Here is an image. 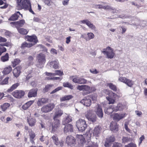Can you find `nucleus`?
<instances>
[{
    "label": "nucleus",
    "mask_w": 147,
    "mask_h": 147,
    "mask_svg": "<svg viewBox=\"0 0 147 147\" xmlns=\"http://www.w3.org/2000/svg\"><path fill=\"white\" fill-rule=\"evenodd\" d=\"M76 139L72 136H68L66 138V143L68 145L71 146L75 144Z\"/></svg>",
    "instance_id": "nucleus-13"
},
{
    "label": "nucleus",
    "mask_w": 147,
    "mask_h": 147,
    "mask_svg": "<svg viewBox=\"0 0 147 147\" xmlns=\"http://www.w3.org/2000/svg\"><path fill=\"white\" fill-rule=\"evenodd\" d=\"M113 147H123V145L121 143L115 142L114 143Z\"/></svg>",
    "instance_id": "nucleus-54"
},
{
    "label": "nucleus",
    "mask_w": 147,
    "mask_h": 147,
    "mask_svg": "<svg viewBox=\"0 0 147 147\" xmlns=\"http://www.w3.org/2000/svg\"><path fill=\"white\" fill-rule=\"evenodd\" d=\"M112 7L109 5H107L104 6L103 9H107L108 10L110 11L111 9L112 8Z\"/></svg>",
    "instance_id": "nucleus-58"
},
{
    "label": "nucleus",
    "mask_w": 147,
    "mask_h": 147,
    "mask_svg": "<svg viewBox=\"0 0 147 147\" xmlns=\"http://www.w3.org/2000/svg\"><path fill=\"white\" fill-rule=\"evenodd\" d=\"M73 130V125L70 124H68L65 125L64 129V132L65 133L71 132Z\"/></svg>",
    "instance_id": "nucleus-21"
},
{
    "label": "nucleus",
    "mask_w": 147,
    "mask_h": 147,
    "mask_svg": "<svg viewBox=\"0 0 147 147\" xmlns=\"http://www.w3.org/2000/svg\"><path fill=\"white\" fill-rule=\"evenodd\" d=\"M12 70V68L11 65L5 67L2 71V73L4 75H7L10 73Z\"/></svg>",
    "instance_id": "nucleus-27"
},
{
    "label": "nucleus",
    "mask_w": 147,
    "mask_h": 147,
    "mask_svg": "<svg viewBox=\"0 0 147 147\" xmlns=\"http://www.w3.org/2000/svg\"><path fill=\"white\" fill-rule=\"evenodd\" d=\"M33 46V45L31 43H27L26 42H23L21 46V48L22 49H24L26 47L30 48Z\"/></svg>",
    "instance_id": "nucleus-38"
},
{
    "label": "nucleus",
    "mask_w": 147,
    "mask_h": 147,
    "mask_svg": "<svg viewBox=\"0 0 147 147\" xmlns=\"http://www.w3.org/2000/svg\"><path fill=\"white\" fill-rule=\"evenodd\" d=\"M19 15H20L22 16V15L21 14L19 11H17L10 17L9 19V20L11 21L16 20L18 19L19 16Z\"/></svg>",
    "instance_id": "nucleus-23"
},
{
    "label": "nucleus",
    "mask_w": 147,
    "mask_h": 147,
    "mask_svg": "<svg viewBox=\"0 0 147 147\" xmlns=\"http://www.w3.org/2000/svg\"><path fill=\"white\" fill-rule=\"evenodd\" d=\"M20 85V84L18 82L13 84L7 90V92H11L13 90L16 89Z\"/></svg>",
    "instance_id": "nucleus-33"
},
{
    "label": "nucleus",
    "mask_w": 147,
    "mask_h": 147,
    "mask_svg": "<svg viewBox=\"0 0 147 147\" xmlns=\"http://www.w3.org/2000/svg\"><path fill=\"white\" fill-rule=\"evenodd\" d=\"M37 59L40 64H44L46 62L45 55L42 53L39 54L37 56Z\"/></svg>",
    "instance_id": "nucleus-15"
},
{
    "label": "nucleus",
    "mask_w": 147,
    "mask_h": 147,
    "mask_svg": "<svg viewBox=\"0 0 147 147\" xmlns=\"http://www.w3.org/2000/svg\"><path fill=\"white\" fill-rule=\"evenodd\" d=\"M17 29L19 33L23 35H26L29 31L28 29H26L23 28H21L18 27H17Z\"/></svg>",
    "instance_id": "nucleus-26"
},
{
    "label": "nucleus",
    "mask_w": 147,
    "mask_h": 147,
    "mask_svg": "<svg viewBox=\"0 0 147 147\" xmlns=\"http://www.w3.org/2000/svg\"><path fill=\"white\" fill-rule=\"evenodd\" d=\"M73 96L72 95H66L60 98L61 101L63 102L69 100L71 99Z\"/></svg>",
    "instance_id": "nucleus-39"
},
{
    "label": "nucleus",
    "mask_w": 147,
    "mask_h": 147,
    "mask_svg": "<svg viewBox=\"0 0 147 147\" xmlns=\"http://www.w3.org/2000/svg\"><path fill=\"white\" fill-rule=\"evenodd\" d=\"M21 69L22 67L20 66H18L13 69V74L15 77L17 78L20 75Z\"/></svg>",
    "instance_id": "nucleus-20"
},
{
    "label": "nucleus",
    "mask_w": 147,
    "mask_h": 147,
    "mask_svg": "<svg viewBox=\"0 0 147 147\" xmlns=\"http://www.w3.org/2000/svg\"><path fill=\"white\" fill-rule=\"evenodd\" d=\"M70 79H72V81L76 83H78L79 80V78L76 76H71L70 77Z\"/></svg>",
    "instance_id": "nucleus-48"
},
{
    "label": "nucleus",
    "mask_w": 147,
    "mask_h": 147,
    "mask_svg": "<svg viewBox=\"0 0 147 147\" xmlns=\"http://www.w3.org/2000/svg\"><path fill=\"white\" fill-rule=\"evenodd\" d=\"M9 79V77H7L3 80L2 82H1V85H4L7 84L8 83Z\"/></svg>",
    "instance_id": "nucleus-47"
},
{
    "label": "nucleus",
    "mask_w": 147,
    "mask_h": 147,
    "mask_svg": "<svg viewBox=\"0 0 147 147\" xmlns=\"http://www.w3.org/2000/svg\"><path fill=\"white\" fill-rule=\"evenodd\" d=\"M90 87L87 85H84V89L83 90V92L82 93V94L83 96H84L90 93Z\"/></svg>",
    "instance_id": "nucleus-31"
},
{
    "label": "nucleus",
    "mask_w": 147,
    "mask_h": 147,
    "mask_svg": "<svg viewBox=\"0 0 147 147\" xmlns=\"http://www.w3.org/2000/svg\"><path fill=\"white\" fill-rule=\"evenodd\" d=\"M72 121V119L71 116L69 115H68L62 121V124L63 125H65V124L69 123Z\"/></svg>",
    "instance_id": "nucleus-37"
},
{
    "label": "nucleus",
    "mask_w": 147,
    "mask_h": 147,
    "mask_svg": "<svg viewBox=\"0 0 147 147\" xmlns=\"http://www.w3.org/2000/svg\"><path fill=\"white\" fill-rule=\"evenodd\" d=\"M27 122L30 126L32 127L36 125V120L35 118L29 116L27 117Z\"/></svg>",
    "instance_id": "nucleus-18"
},
{
    "label": "nucleus",
    "mask_w": 147,
    "mask_h": 147,
    "mask_svg": "<svg viewBox=\"0 0 147 147\" xmlns=\"http://www.w3.org/2000/svg\"><path fill=\"white\" fill-rule=\"evenodd\" d=\"M116 94L114 93L112 91L109 92V96L106 97L107 100L109 101V104H113L116 100L115 96Z\"/></svg>",
    "instance_id": "nucleus-8"
},
{
    "label": "nucleus",
    "mask_w": 147,
    "mask_h": 147,
    "mask_svg": "<svg viewBox=\"0 0 147 147\" xmlns=\"http://www.w3.org/2000/svg\"><path fill=\"white\" fill-rule=\"evenodd\" d=\"M55 107L54 103H50L44 105L41 108V111L43 113H47L52 111Z\"/></svg>",
    "instance_id": "nucleus-5"
},
{
    "label": "nucleus",
    "mask_w": 147,
    "mask_h": 147,
    "mask_svg": "<svg viewBox=\"0 0 147 147\" xmlns=\"http://www.w3.org/2000/svg\"><path fill=\"white\" fill-rule=\"evenodd\" d=\"M110 11H111V12L113 13H117L118 11L116 9L113 7H112V8L111 9Z\"/></svg>",
    "instance_id": "nucleus-64"
},
{
    "label": "nucleus",
    "mask_w": 147,
    "mask_h": 147,
    "mask_svg": "<svg viewBox=\"0 0 147 147\" xmlns=\"http://www.w3.org/2000/svg\"><path fill=\"white\" fill-rule=\"evenodd\" d=\"M84 85H81V86H78L77 87V89L80 90H82L84 89Z\"/></svg>",
    "instance_id": "nucleus-62"
},
{
    "label": "nucleus",
    "mask_w": 147,
    "mask_h": 147,
    "mask_svg": "<svg viewBox=\"0 0 147 147\" xmlns=\"http://www.w3.org/2000/svg\"><path fill=\"white\" fill-rule=\"evenodd\" d=\"M78 140L80 141V143L82 146L86 142L85 138L82 135H78Z\"/></svg>",
    "instance_id": "nucleus-36"
},
{
    "label": "nucleus",
    "mask_w": 147,
    "mask_h": 147,
    "mask_svg": "<svg viewBox=\"0 0 147 147\" xmlns=\"http://www.w3.org/2000/svg\"><path fill=\"white\" fill-rule=\"evenodd\" d=\"M125 147H137L136 145L132 142H131L127 145H125Z\"/></svg>",
    "instance_id": "nucleus-57"
},
{
    "label": "nucleus",
    "mask_w": 147,
    "mask_h": 147,
    "mask_svg": "<svg viewBox=\"0 0 147 147\" xmlns=\"http://www.w3.org/2000/svg\"><path fill=\"white\" fill-rule=\"evenodd\" d=\"M29 136L30 140L33 141V139L35 137V134L33 131H32L29 134Z\"/></svg>",
    "instance_id": "nucleus-53"
},
{
    "label": "nucleus",
    "mask_w": 147,
    "mask_h": 147,
    "mask_svg": "<svg viewBox=\"0 0 147 147\" xmlns=\"http://www.w3.org/2000/svg\"><path fill=\"white\" fill-rule=\"evenodd\" d=\"M71 37L70 36H69L66 38V43L67 44H68L71 41Z\"/></svg>",
    "instance_id": "nucleus-63"
},
{
    "label": "nucleus",
    "mask_w": 147,
    "mask_h": 147,
    "mask_svg": "<svg viewBox=\"0 0 147 147\" xmlns=\"http://www.w3.org/2000/svg\"><path fill=\"white\" fill-rule=\"evenodd\" d=\"M86 82V80L83 78H79V80L78 83L79 84H85Z\"/></svg>",
    "instance_id": "nucleus-56"
},
{
    "label": "nucleus",
    "mask_w": 147,
    "mask_h": 147,
    "mask_svg": "<svg viewBox=\"0 0 147 147\" xmlns=\"http://www.w3.org/2000/svg\"><path fill=\"white\" fill-rule=\"evenodd\" d=\"M25 38L28 41L32 42L31 43L33 45V46L36 44L38 41L37 36L34 35L31 36L27 35L25 36Z\"/></svg>",
    "instance_id": "nucleus-9"
},
{
    "label": "nucleus",
    "mask_w": 147,
    "mask_h": 147,
    "mask_svg": "<svg viewBox=\"0 0 147 147\" xmlns=\"http://www.w3.org/2000/svg\"><path fill=\"white\" fill-rule=\"evenodd\" d=\"M85 116L89 121H92V111L89 110L87 111L85 113Z\"/></svg>",
    "instance_id": "nucleus-35"
},
{
    "label": "nucleus",
    "mask_w": 147,
    "mask_h": 147,
    "mask_svg": "<svg viewBox=\"0 0 147 147\" xmlns=\"http://www.w3.org/2000/svg\"><path fill=\"white\" fill-rule=\"evenodd\" d=\"M63 85L64 87L68 88L71 90L73 89L74 88L73 85L68 82H63Z\"/></svg>",
    "instance_id": "nucleus-41"
},
{
    "label": "nucleus",
    "mask_w": 147,
    "mask_h": 147,
    "mask_svg": "<svg viewBox=\"0 0 147 147\" xmlns=\"http://www.w3.org/2000/svg\"><path fill=\"white\" fill-rule=\"evenodd\" d=\"M10 105L9 103L5 102L1 105L0 107L1 109V110L3 112H5L10 107Z\"/></svg>",
    "instance_id": "nucleus-32"
},
{
    "label": "nucleus",
    "mask_w": 147,
    "mask_h": 147,
    "mask_svg": "<svg viewBox=\"0 0 147 147\" xmlns=\"http://www.w3.org/2000/svg\"><path fill=\"white\" fill-rule=\"evenodd\" d=\"M122 143L125 144L129 141V138L127 137H123L122 139Z\"/></svg>",
    "instance_id": "nucleus-52"
},
{
    "label": "nucleus",
    "mask_w": 147,
    "mask_h": 147,
    "mask_svg": "<svg viewBox=\"0 0 147 147\" xmlns=\"http://www.w3.org/2000/svg\"><path fill=\"white\" fill-rule=\"evenodd\" d=\"M51 1L50 0H45L44 1V3H45V4H46L49 6L51 5Z\"/></svg>",
    "instance_id": "nucleus-61"
},
{
    "label": "nucleus",
    "mask_w": 147,
    "mask_h": 147,
    "mask_svg": "<svg viewBox=\"0 0 147 147\" xmlns=\"http://www.w3.org/2000/svg\"><path fill=\"white\" fill-rule=\"evenodd\" d=\"M11 94L15 98L20 99L24 97L25 92L22 90H16L13 92Z\"/></svg>",
    "instance_id": "nucleus-6"
},
{
    "label": "nucleus",
    "mask_w": 147,
    "mask_h": 147,
    "mask_svg": "<svg viewBox=\"0 0 147 147\" xmlns=\"http://www.w3.org/2000/svg\"><path fill=\"white\" fill-rule=\"evenodd\" d=\"M125 106L121 103H119L117 104V106H114V110L115 112H117L119 111H122L125 108Z\"/></svg>",
    "instance_id": "nucleus-25"
},
{
    "label": "nucleus",
    "mask_w": 147,
    "mask_h": 147,
    "mask_svg": "<svg viewBox=\"0 0 147 147\" xmlns=\"http://www.w3.org/2000/svg\"><path fill=\"white\" fill-rule=\"evenodd\" d=\"M92 97L91 96H87L85 97L84 99L82 100L80 102L83 104L84 105H85L86 106L89 107L91 105V100L90 98Z\"/></svg>",
    "instance_id": "nucleus-12"
},
{
    "label": "nucleus",
    "mask_w": 147,
    "mask_h": 147,
    "mask_svg": "<svg viewBox=\"0 0 147 147\" xmlns=\"http://www.w3.org/2000/svg\"><path fill=\"white\" fill-rule=\"evenodd\" d=\"M52 138L55 144L57 146H63L64 145V142L63 140L59 141V138L56 135H54L52 137Z\"/></svg>",
    "instance_id": "nucleus-11"
},
{
    "label": "nucleus",
    "mask_w": 147,
    "mask_h": 147,
    "mask_svg": "<svg viewBox=\"0 0 147 147\" xmlns=\"http://www.w3.org/2000/svg\"><path fill=\"white\" fill-rule=\"evenodd\" d=\"M63 87L61 86H59L57 88H55V90L52 91L51 92H50V94H53L59 91V90H61L62 89Z\"/></svg>",
    "instance_id": "nucleus-50"
},
{
    "label": "nucleus",
    "mask_w": 147,
    "mask_h": 147,
    "mask_svg": "<svg viewBox=\"0 0 147 147\" xmlns=\"http://www.w3.org/2000/svg\"><path fill=\"white\" fill-rule=\"evenodd\" d=\"M27 6H28V8L27 9H24L28 10L31 13L33 14H34L35 13L33 11L31 8V5L30 2L29 3H28V5H27Z\"/></svg>",
    "instance_id": "nucleus-49"
},
{
    "label": "nucleus",
    "mask_w": 147,
    "mask_h": 147,
    "mask_svg": "<svg viewBox=\"0 0 147 147\" xmlns=\"http://www.w3.org/2000/svg\"><path fill=\"white\" fill-rule=\"evenodd\" d=\"M102 128L100 126L95 127L94 129L93 132V136L95 137V138L97 139V137H98L100 133Z\"/></svg>",
    "instance_id": "nucleus-17"
},
{
    "label": "nucleus",
    "mask_w": 147,
    "mask_h": 147,
    "mask_svg": "<svg viewBox=\"0 0 147 147\" xmlns=\"http://www.w3.org/2000/svg\"><path fill=\"white\" fill-rule=\"evenodd\" d=\"M9 54L8 53H6L1 57V60L3 62H5L8 61L9 60Z\"/></svg>",
    "instance_id": "nucleus-40"
},
{
    "label": "nucleus",
    "mask_w": 147,
    "mask_h": 147,
    "mask_svg": "<svg viewBox=\"0 0 147 147\" xmlns=\"http://www.w3.org/2000/svg\"><path fill=\"white\" fill-rule=\"evenodd\" d=\"M76 126L78 130L81 132L84 131L87 126L85 120L82 119H79L76 121Z\"/></svg>",
    "instance_id": "nucleus-2"
},
{
    "label": "nucleus",
    "mask_w": 147,
    "mask_h": 147,
    "mask_svg": "<svg viewBox=\"0 0 147 147\" xmlns=\"http://www.w3.org/2000/svg\"><path fill=\"white\" fill-rule=\"evenodd\" d=\"M107 86H109V88L115 92H116L117 90V87L116 86L113 84V83H109L107 84Z\"/></svg>",
    "instance_id": "nucleus-44"
},
{
    "label": "nucleus",
    "mask_w": 147,
    "mask_h": 147,
    "mask_svg": "<svg viewBox=\"0 0 147 147\" xmlns=\"http://www.w3.org/2000/svg\"><path fill=\"white\" fill-rule=\"evenodd\" d=\"M17 7L19 10L28 8L27 5L30 2V0H16Z\"/></svg>",
    "instance_id": "nucleus-4"
},
{
    "label": "nucleus",
    "mask_w": 147,
    "mask_h": 147,
    "mask_svg": "<svg viewBox=\"0 0 147 147\" xmlns=\"http://www.w3.org/2000/svg\"><path fill=\"white\" fill-rule=\"evenodd\" d=\"M102 53L106 55V57L108 59H112L115 55L113 49L109 46H108L106 48L103 49Z\"/></svg>",
    "instance_id": "nucleus-3"
},
{
    "label": "nucleus",
    "mask_w": 147,
    "mask_h": 147,
    "mask_svg": "<svg viewBox=\"0 0 147 147\" xmlns=\"http://www.w3.org/2000/svg\"><path fill=\"white\" fill-rule=\"evenodd\" d=\"M50 66H52L55 69H57L59 67V62L56 61H51L49 62Z\"/></svg>",
    "instance_id": "nucleus-29"
},
{
    "label": "nucleus",
    "mask_w": 147,
    "mask_h": 147,
    "mask_svg": "<svg viewBox=\"0 0 147 147\" xmlns=\"http://www.w3.org/2000/svg\"><path fill=\"white\" fill-rule=\"evenodd\" d=\"M114 106L113 105H112L111 106V107H109L105 109V112L106 114L110 115L114 111Z\"/></svg>",
    "instance_id": "nucleus-34"
},
{
    "label": "nucleus",
    "mask_w": 147,
    "mask_h": 147,
    "mask_svg": "<svg viewBox=\"0 0 147 147\" xmlns=\"http://www.w3.org/2000/svg\"><path fill=\"white\" fill-rule=\"evenodd\" d=\"M7 51L6 49L4 47H0V56H1L3 53Z\"/></svg>",
    "instance_id": "nucleus-51"
},
{
    "label": "nucleus",
    "mask_w": 147,
    "mask_h": 147,
    "mask_svg": "<svg viewBox=\"0 0 147 147\" xmlns=\"http://www.w3.org/2000/svg\"><path fill=\"white\" fill-rule=\"evenodd\" d=\"M115 140V138L113 136L109 137L106 139L105 146L106 147H109L111 143L114 142Z\"/></svg>",
    "instance_id": "nucleus-14"
},
{
    "label": "nucleus",
    "mask_w": 147,
    "mask_h": 147,
    "mask_svg": "<svg viewBox=\"0 0 147 147\" xmlns=\"http://www.w3.org/2000/svg\"><path fill=\"white\" fill-rule=\"evenodd\" d=\"M144 135H142L139 138V145H140L142 143V141L144 139Z\"/></svg>",
    "instance_id": "nucleus-60"
},
{
    "label": "nucleus",
    "mask_w": 147,
    "mask_h": 147,
    "mask_svg": "<svg viewBox=\"0 0 147 147\" xmlns=\"http://www.w3.org/2000/svg\"><path fill=\"white\" fill-rule=\"evenodd\" d=\"M11 23L16 25L17 28V27H19L23 26L25 23V21L24 20H22L17 22H12Z\"/></svg>",
    "instance_id": "nucleus-28"
},
{
    "label": "nucleus",
    "mask_w": 147,
    "mask_h": 147,
    "mask_svg": "<svg viewBox=\"0 0 147 147\" xmlns=\"http://www.w3.org/2000/svg\"><path fill=\"white\" fill-rule=\"evenodd\" d=\"M49 99L48 98H39L37 102V104L38 106L40 107L43 105L48 102Z\"/></svg>",
    "instance_id": "nucleus-16"
},
{
    "label": "nucleus",
    "mask_w": 147,
    "mask_h": 147,
    "mask_svg": "<svg viewBox=\"0 0 147 147\" xmlns=\"http://www.w3.org/2000/svg\"><path fill=\"white\" fill-rule=\"evenodd\" d=\"M119 125L115 122L112 121L110 124V129L112 131H118Z\"/></svg>",
    "instance_id": "nucleus-24"
},
{
    "label": "nucleus",
    "mask_w": 147,
    "mask_h": 147,
    "mask_svg": "<svg viewBox=\"0 0 147 147\" xmlns=\"http://www.w3.org/2000/svg\"><path fill=\"white\" fill-rule=\"evenodd\" d=\"M38 89L37 88H33L30 90L28 94V96L29 98L35 97L37 95Z\"/></svg>",
    "instance_id": "nucleus-19"
},
{
    "label": "nucleus",
    "mask_w": 147,
    "mask_h": 147,
    "mask_svg": "<svg viewBox=\"0 0 147 147\" xmlns=\"http://www.w3.org/2000/svg\"><path fill=\"white\" fill-rule=\"evenodd\" d=\"M127 115V114L123 113H115L113 115V119L114 120L117 121L124 118Z\"/></svg>",
    "instance_id": "nucleus-10"
},
{
    "label": "nucleus",
    "mask_w": 147,
    "mask_h": 147,
    "mask_svg": "<svg viewBox=\"0 0 147 147\" xmlns=\"http://www.w3.org/2000/svg\"><path fill=\"white\" fill-rule=\"evenodd\" d=\"M91 129H90L89 130L87 131L86 133V135L87 138H89L90 139L91 137L92 131L91 132Z\"/></svg>",
    "instance_id": "nucleus-55"
},
{
    "label": "nucleus",
    "mask_w": 147,
    "mask_h": 147,
    "mask_svg": "<svg viewBox=\"0 0 147 147\" xmlns=\"http://www.w3.org/2000/svg\"><path fill=\"white\" fill-rule=\"evenodd\" d=\"M118 80L120 82L125 83L127 86L130 87H132L134 84V82L132 80L123 76L119 77Z\"/></svg>",
    "instance_id": "nucleus-7"
},
{
    "label": "nucleus",
    "mask_w": 147,
    "mask_h": 147,
    "mask_svg": "<svg viewBox=\"0 0 147 147\" xmlns=\"http://www.w3.org/2000/svg\"><path fill=\"white\" fill-rule=\"evenodd\" d=\"M55 72L53 73V76L59 75L60 76H61L64 75L63 71H61L60 70H55Z\"/></svg>",
    "instance_id": "nucleus-46"
},
{
    "label": "nucleus",
    "mask_w": 147,
    "mask_h": 147,
    "mask_svg": "<svg viewBox=\"0 0 147 147\" xmlns=\"http://www.w3.org/2000/svg\"><path fill=\"white\" fill-rule=\"evenodd\" d=\"M53 84H48L45 86L44 88L43 89V92L44 93L48 92L51 89V88L53 86Z\"/></svg>",
    "instance_id": "nucleus-42"
},
{
    "label": "nucleus",
    "mask_w": 147,
    "mask_h": 147,
    "mask_svg": "<svg viewBox=\"0 0 147 147\" xmlns=\"http://www.w3.org/2000/svg\"><path fill=\"white\" fill-rule=\"evenodd\" d=\"M63 113V111L61 109H58L55 112L53 117L54 122L52 125V131H55L59 127L60 124V120L58 119L60 117Z\"/></svg>",
    "instance_id": "nucleus-1"
},
{
    "label": "nucleus",
    "mask_w": 147,
    "mask_h": 147,
    "mask_svg": "<svg viewBox=\"0 0 147 147\" xmlns=\"http://www.w3.org/2000/svg\"><path fill=\"white\" fill-rule=\"evenodd\" d=\"M97 107L96 108V110L95 111L96 114L99 117L102 118L103 115V113L102 112L101 106L99 105H97Z\"/></svg>",
    "instance_id": "nucleus-22"
},
{
    "label": "nucleus",
    "mask_w": 147,
    "mask_h": 147,
    "mask_svg": "<svg viewBox=\"0 0 147 147\" xmlns=\"http://www.w3.org/2000/svg\"><path fill=\"white\" fill-rule=\"evenodd\" d=\"M20 62V60L19 59H15L13 61L11 62L12 66L13 67H15L16 65L19 64Z\"/></svg>",
    "instance_id": "nucleus-43"
},
{
    "label": "nucleus",
    "mask_w": 147,
    "mask_h": 147,
    "mask_svg": "<svg viewBox=\"0 0 147 147\" xmlns=\"http://www.w3.org/2000/svg\"><path fill=\"white\" fill-rule=\"evenodd\" d=\"M80 22L82 24H86L90 27H92V24H91V22L88 20H81L80 21Z\"/></svg>",
    "instance_id": "nucleus-45"
},
{
    "label": "nucleus",
    "mask_w": 147,
    "mask_h": 147,
    "mask_svg": "<svg viewBox=\"0 0 147 147\" xmlns=\"http://www.w3.org/2000/svg\"><path fill=\"white\" fill-rule=\"evenodd\" d=\"M7 40L6 38L0 36V43L6 42Z\"/></svg>",
    "instance_id": "nucleus-59"
},
{
    "label": "nucleus",
    "mask_w": 147,
    "mask_h": 147,
    "mask_svg": "<svg viewBox=\"0 0 147 147\" xmlns=\"http://www.w3.org/2000/svg\"><path fill=\"white\" fill-rule=\"evenodd\" d=\"M34 102V100H30L23 105L22 108L24 110H27L33 103Z\"/></svg>",
    "instance_id": "nucleus-30"
}]
</instances>
